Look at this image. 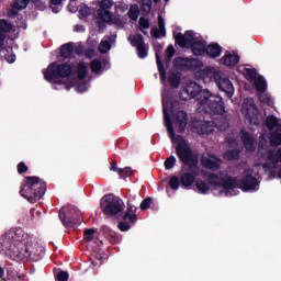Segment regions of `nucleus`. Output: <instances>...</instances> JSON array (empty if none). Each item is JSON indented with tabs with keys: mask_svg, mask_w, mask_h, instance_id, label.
Masks as SVG:
<instances>
[{
	"mask_svg": "<svg viewBox=\"0 0 281 281\" xmlns=\"http://www.w3.org/2000/svg\"><path fill=\"white\" fill-rule=\"evenodd\" d=\"M258 172H254L252 169L244 170L239 180L229 178L226 173H221V176L210 175L207 181L203 179H198L195 181L193 190L200 194H207L210 191H217L215 194L222 196H234L238 194V189L244 191L258 190L259 182L255 178Z\"/></svg>",
	"mask_w": 281,
	"mask_h": 281,
	"instance_id": "f257e3e1",
	"label": "nucleus"
},
{
	"mask_svg": "<svg viewBox=\"0 0 281 281\" xmlns=\"http://www.w3.org/2000/svg\"><path fill=\"white\" fill-rule=\"evenodd\" d=\"M267 127L271 131H277L271 133L270 145L263 135L260 136V143L258 146L259 161H256L254 169L262 168L263 171L272 177L281 178V148L274 147L281 145V119L270 115L266 120Z\"/></svg>",
	"mask_w": 281,
	"mask_h": 281,
	"instance_id": "f03ea898",
	"label": "nucleus"
},
{
	"mask_svg": "<svg viewBox=\"0 0 281 281\" xmlns=\"http://www.w3.org/2000/svg\"><path fill=\"white\" fill-rule=\"evenodd\" d=\"M162 106L164 124L168 136L176 148L177 156L183 164L192 168L195 167L199 162L196 155L192 153L191 148L181 135H175V127H172V120L170 119V115H172L173 123L178 126L179 132L183 133L188 122L187 113L184 111H178L175 113L172 102H170V99L165 94H162Z\"/></svg>",
	"mask_w": 281,
	"mask_h": 281,
	"instance_id": "7ed1b4c3",
	"label": "nucleus"
},
{
	"mask_svg": "<svg viewBox=\"0 0 281 281\" xmlns=\"http://www.w3.org/2000/svg\"><path fill=\"white\" fill-rule=\"evenodd\" d=\"M181 100L196 98L198 111L201 114L223 115L225 112L221 97L211 93L207 89L201 90L196 82H190L184 87L180 94Z\"/></svg>",
	"mask_w": 281,
	"mask_h": 281,
	"instance_id": "20e7f679",
	"label": "nucleus"
},
{
	"mask_svg": "<svg viewBox=\"0 0 281 281\" xmlns=\"http://www.w3.org/2000/svg\"><path fill=\"white\" fill-rule=\"evenodd\" d=\"M2 246L5 249L12 250L14 254H16L18 250L20 259H34V256H41V246H38V244H34L32 238L27 235H22V231H10L2 237Z\"/></svg>",
	"mask_w": 281,
	"mask_h": 281,
	"instance_id": "39448f33",
	"label": "nucleus"
},
{
	"mask_svg": "<svg viewBox=\"0 0 281 281\" xmlns=\"http://www.w3.org/2000/svg\"><path fill=\"white\" fill-rule=\"evenodd\" d=\"M43 75L48 82L59 86L55 87V89L63 87L68 89L75 85L71 77L72 69L70 65L67 64H50L47 69L43 70Z\"/></svg>",
	"mask_w": 281,
	"mask_h": 281,
	"instance_id": "423d86ee",
	"label": "nucleus"
},
{
	"mask_svg": "<svg viewBox=\"0 0 281 281\" xmlns=\"http://www.w3.org/2000/svg\"><path fill=\"white\" fill-rule=\"evenodd\" d=\"M20 194L31 203H35L45 194V183L37 177H27L22 183Z\"/></svg>",
	"mask_w": 281,
	"mask_h": 281,
	"instance_id": "0eeeda50",
	"label": "nucleus"
},
{
	"mask_svg": "<svg viewBox=\"0 0 281 281\" xmlns=\"http://www.w3.org/2000/svg\"><path fill=\"white\" fill-rule=\"evenodd\" d=\"M124 209H125V203L119 196L110 194L101 199V211H103L105 215H110V216L116 215L123 212Z\"/></svg>",
	"mask_w": 281,
	"mask_h": 281,
	"instance_id": "6e6552de",
	"label": "nucleus"
},
{
	"mask_svg": "<svg viewBox=\"0 0 281 281\" xmlns=\"http://www.w3.org/2000/svg\"><path fill=\"white\" fill-rule=\"evenodd\" d=\"M100 9L98 10V16L101 21L105 23H112L116 26H123L125 24V20L121 18H112L111 12L109 11L113 7V0H100L99 1Z\"/></svg>",
	"mask_w": 281,
	"mask_h": 281,
	"instance_id": "1a4fd4ad",
	"label": "nucleus"
},
{
	"mask_svg": "<svg viewBox=\"0 0 281 281\" xmlns=\"http://www.w3.org/2000/svg\"><path fill=\"white\" fill-rule=\"evenodd\" d=\"M241 115H244V119H246L249 125H259L258 109L254 99H244V103H241Z\"/></svg>",
	"mask_w": 281,
	"mask_h": 281,
	"instance_id": "9d476101",
	"label": "nucleus"
},
{
	"mask_svg": "<svg viewBox=\"0 0 281 281\" xmlns=\"http://www.w3.org/2000/svg\"><path fill=\"white\" fill-rule=\"evenodd\" d=\"M137 207L132 203V201L127 202V209L124 213L123 221L119 223L117 227L121 232H128L131 229V224L126 222L128 220L132 223L137 222Z\"/></svg>",
	"mask_w": 281,
	"mask_h": 281,
	"instance_id": "9b49d317",
	"label": "nucleus"
},
{
	"mask_svg": "<svg viewBox=\"0 0 281 281\" xmlns=\"http://www.w3.org/2000/svg\"><path fill=\"white\" fill-rule=\"evenodd\" d=\"M213 77L218 86V88L224 91L228 95V98H233L235 93V89L231 80L220 71H213Z\"/></svg>",
	"mask_w": 281,
	"mask_h": 281,
	"instance_id": "f8f14e48",
	"label": "nucleus"
},
{
	"mask_svg": "<svg viewBox=\"0 0 281 281\" xmlns=\"http://www.w3.org/2000/svg\"><path fill=\"white\" fill-rule=\"evenodd\" d=\"M173 36L178 45L181 47L193 46L199 40V37L195 35V33H192V31H187L184 35H181V33H173Z\"/></svg>",
	"mask_w": 281,
	"mask_h": 281,
	"instance_id": "ddd939ff",
	"label": "nucleus"
},
{
	"mask_svg": "<svg viewBox=\"0 0 281 281\" xmlns=\"http://www.w3.org/2000/svg\"><path fill=\"white\" fill-rule=\"evenodd\" d=\"M195 169H189L188 171H182L180 176V184L183 189L190 190L193 184H195L196 178Z\"/></svg>",
	"mask_w": 281,
	"mask_h": 281,
	"instance_id": "4468645a",
	"label": "nucleus"
},
{
	"mask_svg": "<svg viewBox=\"0 0 281 281\" xmlns=\"http://www.w3.org/2000/svg\"><path fill=\"white\" fill-rule=\"evenodd\" d=\"M5 33H9V36L14 37L18 35V29L15 26H12V24L4 20H0V46L2 45L4 38H5Z\"/></svg>",
	"mask_w": 281,
	"mask_h": 281,
	"instance_id": "2eb2a0df",
	"label": "nucleus"
},
{
	"mask_svg": "<svg viewBox=\"0 0 281 281\" xmlns=\"http://www.w3.org/2000/svg\"><path fill=\"white\" fill-rule=\"evenodd\" d=\"M246 75L249 78H255V87L259 93H266L267 82L262 77H257V71L254 69H246Z\"/></svg>",
	"mask_w": 281,
	"mask_h": 281,
	"instance_id": "dca6fc26",
	"label": "nucleus"
},
{
	"mask_svg": "<svg viewBox=\"0 0 281 281\" xmlns=\"http://www.w3.org/2000/svg\"><path fill=\"white\" fill-rule=\"evenodd\" d=\"M241 142H244V147H246L247 153H254L256 150V138L247 131L241 130Z\"/></svg>",
	"mask_w": 281,
	"mask_h": 281,
	"instance_id": "f3484780",
	"label": "nucleus"
},
{
	"mask_svg": "<svg viewBox=\"0 0 281 281\" xmlns=\"http://www.w3.org/2000/svg\"><path fill=\"white\" fill-rule=\"evenodd\" d=\"M202 165L206 169L217 170L221 166V160L215 155H205L202 158Z\"/></svg>",
	"mask_w": 281,
	"mask_h": 281,
	"instance_id": "a211bd4d",
	"label": "nucleus"
},
{
	"mask_svg": "<svg viewBox=\"0 0 281 281\" xmlns=\"http://www.w3.org/2000/svg\"><path fill=\"white\" fill-rule=\"evenodd\" d=\"M151 36L156 38L166 36V23L162 15H158V29H151Z\"/></svg>",
	"mask_w": 281,
	"mask_h": 281,
	"instance_id": "6ab92c4d",
	"label": "nucleus"
},
{
	"mask_svg": "<svg viewBox=\"0 0 281 281\" xmlns=\"http://www.w3.org/2000/svg\"><path fill=\"white\" fill-rule=\"evenodd\" d=\"M196 130L203 135L211 134L214 131V122L201 121Z\"/></svg>",
	"mask_w": 281,
	"mask_h": 281,
	"instance_id": "aec40b11",
	"label": "nucleus"
},
{
	"mask_svg": "<svg viewBox=\"0 0 281 281\" xmlns=\"http://www.w3.org/2000/svg\"><path fill=\"white\" fill-rule=\"evenodd\" d=\"M205 53L212 57H218L222 54V48L217 44H211L205 48Z\"/></svg>",
	"mask_w": 281,
	"mask_h": 281,
	"instance_id": "412c9836",
	"label": "nucleus"
},
{
	"mask_svg": "<svg viewBox=\"0 0 281 281\" xmlns=\"http://www.w3.org/2000/svg\"><path fill=\"white\" fill-rule=\"evenodd\" d=\"M205 43L201 42L198 40L193 45H192V52L195 56H201L205 53Z\"/></svg>",
	"mask_w": 281,
	"mask_h": 281,
	"instance_id": "4be33fe9",
	"label": "nucleus"
},
{
	"mask_svg": "<svg viewBox=\"0 0 281 281\" xmlns=\"http://www.w3.org/2000/svg\"><path fill=\"white\" fill-rule=\"evenodd\" d=\"M239 56L236 54H226L225 57L223 58L224 64L228 67L235 66L239 63Z\"/></svg>",
	"mask_w": 281,
	"mask_h": 281,
	"instance_id": "5701e85b",
	"label": "nucleus"
},
{
	"mask_svg": "<svg viewBox=\"0 0 281 281\" xmlns=\"http://www.w3.org/2000/svg\"><path fill=\"white\" fill-rule=\"evenodd\" d=\"M128 40L131 44L136 48L145 46L144 40L138 33L135 35H130Z\"/></svg>",
	"mask_w": 281,
	"mask_h": 281,
	"instance_id": "b1692460",
	"label": "nucleus"
},
{
	"mask_svg": "<svg viewBox=\"0 0 281 281\" xmlns=\"http://www.w3.org/2000/svg\"><path fill=\"white\" fill-rule=\"evenodd\" d=\"M127 15L131 20L137 21L139 18V7L137 4H132L127 12Z\"/></svg>",
	"mask_w": 281,
	"mask_h": 281,
	"instance_id": "393cba45",
	"label": "nucleus"
},
{
	"mask_svg": "<svg viewBox=\"0 0 281 281\" xmlns=\"http://www.w3.org/2000/svg\"><path fill=\"white\" fill-rule=\"evenodd\" d=\"M88 74L87 66L83 63H79L77 66V75L79 80H83Z\"/></svg>",
	"mask_w": 281,
	"mask_h": 281,
	"instance_id": "a878e982",
	"label": "nucleus"
},
{
	"mask_svg": "<svg viewBox=\"0 0 281 281\" xmlns=\"http://www.w3.org/2000/svg\"><path fill=\"white\" fill-rule=\"evenodd\" d=\"M156 59H157L158 70L160 74L161 83H165L166 82V71H165V67H164L158 54L156 55Z\"/></svg>",
	"mask_w": 281,
	"mask_h": 281,
	"instance_id": "bb28decb",
	"label": "nucleus"
},
{
	"mask_svg": "<svg viewBox=\"0 0 281 281\" xmlns=\"http://www.w3.org/2000/svg\"><path fill=\"white\" fill-rule=\"evenodd\" d=\"M2 56L5 58L8 63H14L16 60V56L13 55L12 48L1 50Z\"/></svg>",
	"mask_w": 281,
	"mask_h": 281,
	"instance_id": "cd10ccee",
	"label": "nucleus"
},
{
	"mask_svg": "<svg viewBox=\"0 0 281 281\" xmlns=\"http://www.w3.org/2000/svg\"><path fill=\"white\" fill-rule=\"evenodd\" d=\"M31 0H15L13 3V9L21 11L27 8Z\"/></svg>",
	"mask_w": 281,
	"mask_h": 281,
	"instance_id": "c85d7f7f",
	"label": "nucleus"
},
{
	"mask_svg": "<svg viewBox=\"0 0 281 281\" xmlns=\"http://www.w3.org/2000/svg\"><path fill=\"white\" fill-rule=\"evenodd\" d=\"M74 52V48L70 44H66L60 48V56L61 57H69Z\"/></svg>",
	"mask_w": 281,
	"mask_h": 281,
	"instance_id": "c756f323",
	"label": "nucleus"
},
{
	"mask_svg": "<svg viewBox=\"0 0 281 281\" xmlns=\"http://www.w3.org/2000/svg\"><path fill=\"white\" fill-rule=\"evenodd\" d=\"M259 100L261 102V104H268L269 106H271V104H273V100L269 97V94H267L266 92H259Z\"/></svg>",
	"mask_w": 281,
	"mask_h": 281,
	"instance_id": "7c9ffc66",
	"label": "nucleus"
},
{
	"mask_svg": "<svg viewBox=\"0 0 281 281\" xmlns=\"http://www.w3.org/2000/svg\"><path fill=\"white\" fill-rule=\"evenodd\" d=\"M180 77L179 74L170 72L169 83L171 87L177 88L179 86Z\"/></svg>",
	"mask_w": 281,
	"mask_h": 281,
	"instance_id": "2f4dec72",
	"label": "nucleus"
},
{
	"mask_svg": "<svg viewBox=\"0 0 281 281\" xmlns=\"http://www.w3.org/2000/svg\"><path fill=\"white\" fill-rule=\"evenodd\" d=\"M138 24L142 32L150 27V21L144 16L139 18Z\"/></svg>",
	"mask_w": 281,
	"mask_h": 281,
	"instance_id": "473e14b6",
	"label": "nucleus"
},
{
	"mask_svg": "<svg viewBox=\"0 0 281 281\" xmlns=\"http://www.w3.org/2000/svg\"><path fill=\"white\" fill-rule=\"evenodd\" d=\"M177 164V157H175V156H169L168 158H167V160H165V168L167 169V170H170V169H172V168H175V165Z\"/></svg>",
	"mask_w": 281,
	"mask_h": 281,
	"instance_id": "72a5a7b5",
	"label": "nucleus"
},
{
	"mask_svg": "<svg viewBox=\"0 0 281 281\" xmlns=\"http://www.w3.org/2000/svg\"><path fill=\"white\" fill-rule=\"evenodd\" d=\"M239 155V151L237 149L227 150L224 155L226 160H234L237 159Z\"/></svg>",
	"mask_w": 281,
	"mask_h": 281,
	"instance_id": "f704fd0d",
	"label": "nucleus"
},
{
	"mask_svg": "<svg viewBox=\"0 0 281 281\" xmlns=\"http://www.w3.org/2000/svg\"><path fill=\"white\" fill-rule=\"evenodd\" d=\"M110 49H111V44L109 43V41H106V40L101 41V44H100V47H99L100 53L105 54Z\"/></svg>",
	"mask_w": 281,
	"mask_h": 281,
	"instance_id": "c9c22d12",
	"label": "nucleus"
},
{
	"mask_svg": "<svg viewBox=\"0 0 281 281\" xmlns=\"http://www.w3.org/2000/svg\"><path fill=\"white\" fill-rule=\"evenodd\" d=\"M92 10L87 4H82L79 9V14L83 18L91 15Z\"/></svg>",
	"mask_w": 281,
	"mask_h": 281,
	"instance_id": "e433bc0d",
	"label": "nucleus"
},
{
	"mask_svg": "<svg viewBox=\"0 0 281 281\" xmlns=\"http://www.w3.org/2000/svg\"><path fill=\"white\" fill-rule=\"evenodd\" d=\"M136 50L139 58H145L148 55V47L146 45L136 47Z\"/></svg>",
	"mask_w": 281,
	"mask_h": 281,
	"instance_id": "4c0bfd02",
	"label": "nucleus"
},
{
	"mask_svg": "<svg viewBox=\"0 0 281 281\" xmlns=\"http://www.w3.org/2000/svg\"><path fill=\"white\" fill-rule=\"evenodd\" d=\"M180 181H181V180H179V178L172 177V178L170 179V181H169V187H170L172 190L177 191V190H179Z\"/></svg>",
	"mask_w": 281,
	"mask_h": 281,
	"instance_id": "58836bf2",
	"label": "nucleus"
},
{
	"mask_svg": "<svg viewBox=\"0 0 281 281\" xmlns=\"http://www.w3.org/2000/svg\"><path fill=\"white\" fill-rule=\"evenodd\" d=\"M91 69L93 72L99 74L102 70V64L99 60H93L91 63Z\"/></svg>",
	"mask_w": 281,
	"mask_h": 281,
	"instance_id": "ea45409f",
	"label": "nucleus"
},
{
	"mask_svg": "<svg viewBox=\"0 0 281 281\" xmlns=\"http://www.w3.org/2000/svg\"><path fill=\"white\" fill-rule=\"evenodd\" d=\"M143 4V10L146 13H149L151 11L153 2L151 0H140Z\"/></svg>",
	"mask_w": 281,
	"mask_h": 281,
	"instance_id": "a19ab883",
	"label": "nucleus"
},
{
	"mask_svg": "<svg viewBox=\"0 0 281 281\" xmlns=\"http://www.w3.org/2000/svg\"><path fill=\"white\" fill-rule=\"evenodd\" d=\"M94 234H95V231L94 229H88L86 231L85 233V240L87 243H91L93 239H94Z\"/></svg>",
	"mask_w": 281,
	"mask_h": 281,
	"instance_id": "79ce46f5",
	"label": "nucleus"
},
{
	"mask_svg": "<svg viewBox=\"0 0 281 281\" xmlns=\"http://www.w3.org/2000/svg\"><path fill=\"white\" fill-rule=\"evenodd\" d=\"M56 278H57L58 281H68L69 274H68V272H66V271H59V272L56 274Z\"/></svg>",
	"mask_w": 281,
	"mask_h": 281,
	"instance_id": "37998d69",
	"label": "nucleus"
},
{
	"mask_svg": "<svg viewBox=\"0 0 281 281\" xmlns=\"http://www.w3.org/2000/svg\"><path fill=\"white\" fill-rule=\"evenodd\" d=\"M153 199L147 198L140 203V210H148L151 205Z\"/></svg>",
	"mask_w": 281,
	"mask_h": 281,
	"instance_id": "c03bdc74",
	"label": "nucleus"
},
{
	"mask_svg": "<svg viewBox=\"0 0 281 281\" xmlns=\"http://www.w3.org/2000/svg\"><path fill=\"white\" fill-rule=\"evenodd\" d=\"M59 217L63 221V223L65 224L66 227H74L75 223L70 222V221H65V214L64 211L60 210L59 212Z\"/></svg>",
	"mask_w": 281,
	"mask_h": 281,
	"instance_id": "a18cd8bd",
	"label": "nucleus"
},
{
	"mask_svg": "<svg viewBox=\"0 0 281 281\" xmlns=\"http://www.w3.org/2000/svg\"><path fill=\"white\" fill-rule=\"evenodd\" d=\"M172 56H175V47L169 46L166 50L167 60H171Z\"/></svg>",
	"mask_w": 281,
	"mask_h": 281,
	"instance_id": "49530a36",
	"label": "nucleus"
},
{
	"mask_svg": "<svg viewBox=\"0 0 281 281\" xmlns=\"http://www.w3.org/2000/svg\"><path fill=\"white\" fill-rule=\"evenodd\" d=\"M128 10V5L124 2H120L117 5H116V12H125Z\"/></svg>",
	"mask_w": 281,
	"mask_h": 281,
	"instance_id": "de8ad7c7",
	"label": "nucleus"
},
{
	"mask_svg": "<svg viewBox=\"0 0 281 281\" xmlns=\"http://www.w3.org/2000/svg\"><path fill=\"white\" fill-rule=\"evenodd\" d=\"M88 89V85L86 82H82L81 85H78L76 87V90L78 93H85V91H87Z\"/></svg>",
	"mask_w": 281,
	"mask_h": 281,
	"instance_id": "09e8293b",
	"label": "nucleus"
},
{
	"mask_svg": "<svg viewBox=\"0 0 281 281\" xmlns=\"http://www.w3.org/2000/svg\"><path fill=\"white\" fill-rule=\"evenodd\" d=\"M26 171H27V167H26L25 162H20V164L18 165V172H19V173H24V172H26Z\"/></svg>",
	"mask_w": 281,
	"mask_h": 281,
	"instance_id": "8fccbe9b",
	"label": "nucleus"
},
{
	"mask_svg": "<svg viewBox=\"0 0 281 281\" xmlns=\"http://www.w3.org/2000/svg\"><path fill=\"white\" fill-rule=\"evenodd\" d=\"M110 170L116 172L117 175H122L123 173V169L117 168L116 162H112V167H110Z\"/></svg>",
	"mask_w": 281,
	"mask_h": 281,
	"instance_id": "3c124183",
	"label": "nucleus"
},
{
	"mask_svg": "<svg viewBox=\"0 0 281 281\" xmlns=\"http://www.w3.org/2000/svg\"><path fill=\"white\" fill-rule=\"evenodd\" d=\"M122 173H124L125 177H131L133 175V171L131 167H124V169H122Z\"/></svg>",
	"mask_w": 281,
	"mask_h": 281,
	"instance_id": "603ef678",
	"label": "nucleus"
},
{
	"mask_svg": "<svg viewBox=\"0 0 281 281\" xmlns=\"http://www.w3.org/2000/svg\"><path fill=\"white\" fill-rule=\"evenodd\" d=\"M63 2V0H50V3L53 5H59Z\"/></svg>",
	"mask_w": 281,
	"mask_h": 281,
	"instance_id": "864d4df0",
	"label": "nucleus"
},
{
	"mask_svg": "<svg viewBox=\"0 0 281 281\" xmlns=\"http://www.w3.org/2000/svg\"><path fill=\"white\" fill-rule=\"evenodd\" d=\"M75 31L76 32H83L85 31V26H76Z\"/></svg>",
	"mask_w": 281,
	"mask_h": 281,
	"instance_id": "5fc2aeb1",
	"label": "nucleus"
},
{
	"mask_svg": "<svg viewBox=\"0 0 281 281\" xmlns=\"http://www.w3.org/2000/svg\"><path fill=\"white\" fill-rule=\"evenodd\" d=\"M4 276V270L3 268L0 267V279H2ZM0 281H4V280H0Z\"/></svg>",
	"mask_w": 281,
	"mask_h": 281,
	"instance_id": "6e6d98bb",
	"label": "nucleus"
},
{
	"mask_svg": "<svg viewBox=\"0 0 281 281\" xmlns=\"http://www.w3.org/2000/svg\"><path fill=\"white\" fill-rule=\"evenodd\" d=\"M182 61V58L176 59V65H179Z\"/></svg>",
	"mask_w": 281,
	"mask_h": 281,
	"instance_id": "4d7b16f0",
	"label": "nucleus"
},
{
	"mask_svg": "<svg viewBox=\"0 0 281 281\" xmlns=\"http://www.w3.org/2000/svg\"><path fill=\"white\" fill-rule=\"evenodd\" d=\"M72 4H75V2H72V3L69 4V10H70V8L72 7Z\"/></svg>",
	"mask_w": 281,
	"mask_h": 281,
	"instance_id": "13d9d810",
	"label": "nucleus"
},
{
	"mask_svg": "<svg viewBox=\"0 0 281 281\" xmlns=\"http://www.w3.org/2000/svg\"><path fill=\"white\" fill-rule=\"evenodd\" d=\"M229 145L233 147V145H236V142L235 143H229Z\"/></svg>",
	"mask_w": 281,
	"mask_h": 281,
	"instance_id": "bf43d9fd",
	"label": "nucleus"
},
{
	"mask_svg": "<svg viewBox=\"0 0 281 281\" xmlns=\"http://www.w3.org/2000/svg\"><path fill=\"white\" fill-rule=\"evenodd\" d=\"M71 12H75V10L72 9V7H70V9H69Z\"/></svg>",
	"mask_w": 281,
	"mask_h": 281,
	"instance_id": "052dcab7",
	"label": "nucleus"
},
{
	"mask_svg": "<svg viewBox=\"0 0 281 281\" xmlns=\"http://www.w3.org/2000/svg\"><path fill=\"white\" fill-rule=\"evenodd\" d=\"M154 2H156V3H157V2H160V0H154Z\"/></svg>",
	"mask_w": 281,
	"mask_h": 281,
	"instance_id": "680f3d73",
	"label": "nucleus"
},
{
	"mask_svg": "<svg viewBox=\"0 0 281 281\" xmlns=\"http://www.w3.org/2000/svg\"><path fill=\"white\" fill-rule=\"evenodd\" d=\"M220 131H224V128L222 126H220Z\"/></svg>",
	"mask_w": 281,
	"mask_h": 281,
	"instance_id": "e2e57ef3",
	"label": "nucleus"
},
{
	"mask_svg": "<svg viewBox=\"0 0 281 281\" xmlns=\"http://www.w3.org/2000/svg\"><path fill=\"white\" fill-rule=\"evenodd\" d=\"M81 49H77V53H80Z\"/></svg>",
	"mask_w": 281,
	"mask_h": 281,
	"instance_id": "0e129e2a",
	"label": "nucleus"
},
{
	"mask_svg": "<svg viewBox=\"0 0 281 281\" xmlns=\"http://www.w3.org/2000/svg\"><path fill=\"white\" fill-rule=\"evenodd\" d=\"M37 0H33L34 3H36Z\"/></svg>",
	"mask_w": 281,
	"mask_h": 281,
	"instance_id": "69168bd1",
	"label": "nucleus"
},
{
	"mask_svg": "<svg viewBox=\"0 0 281 281\" xmlns=\"http://www.w3.org/2000/svg\"><path fill=\"white\" fill-rule=\"evenodd\" d=\"M169 0H165V2H168Z\"/></svg>",
	"mask_w": 281,
	"mask_h": 281,
	"instance_id": "338daca9",
	"label": "nucleus"
}]
</instances>
